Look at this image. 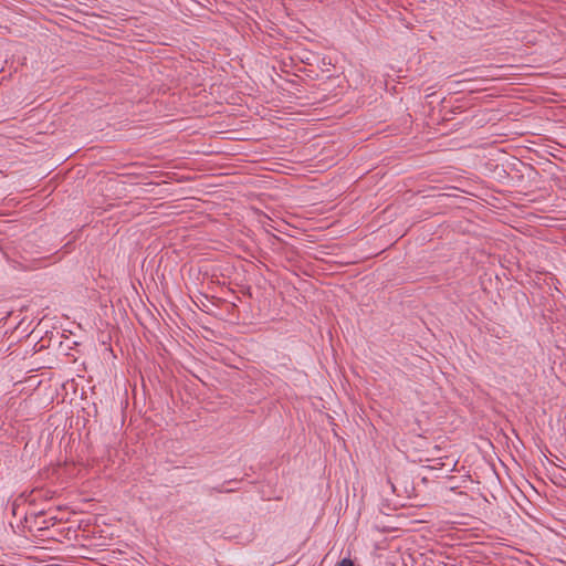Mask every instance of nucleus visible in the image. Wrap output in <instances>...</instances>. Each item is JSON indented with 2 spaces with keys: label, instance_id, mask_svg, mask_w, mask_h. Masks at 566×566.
<instances>
[{
  "label": "nucleus",
  "instance_id": "1",
  "mask_svg": "<svg viewBox=\"0 0 566 566\" xmlns=\"http://www.w3.org/2000/svg\"><path fill=\"white\" fill-rule=\"evenodd\" d=\"M339 566H354V563L350 558H343L339 562Z\"/></svg>",
  "mask_w": 566,
  "mask_h": 566
}]
</instances>
